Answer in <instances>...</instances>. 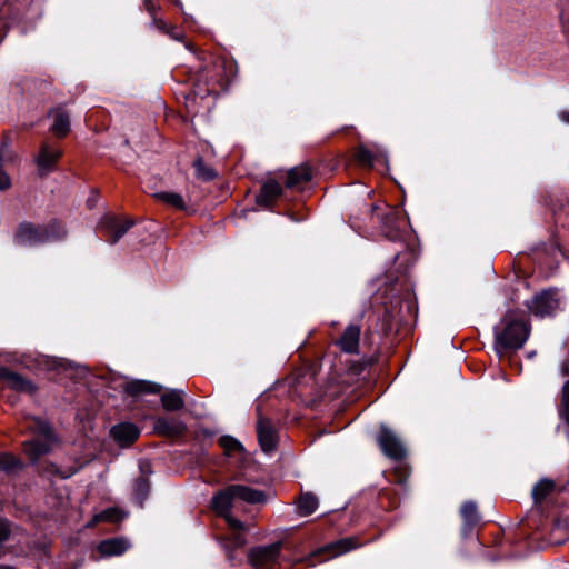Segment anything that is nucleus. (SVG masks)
Segmentation results:
<instances>
[{
    "instance_id": "473e14b6",
    "label": "nucleus",
    "mask_w": 569,
    "mask_h": 569,
    "mask_svg": "<svg viewBox=\"0 0 569 569\" xmlns=\"http://www.w3.org/2000/svg\"><path fill=\"white\" fill-rule=\"evenodd\" d=\"M220 446L228 452L240 451L242 449L241 443L230 436H223L219 439Z\"/></svg>"
},
{
    "instance_id": "c85d7f7f",
    "label": "nucleus",
    "mask_w": 569,
    "mask_h": 569,
    "mask_svg": "<svg viewBox=\"0 0 569 569\" xmlns=\"http://www.w3.org/2000/svg\"><path fill=\"white\" fill-rule=\"evenodd\" d=\"M156 29L177 41H183L184 34L176 26L168 24L164 20H156Z\"/></svg>"
},
{
    "instance_id": "7c9ffc66",
    "label": "nucleus",
    "mask_w": 569,
    "mask_h": 569,
    "mask_svg": "<svg viewBox=\"0 0 569 569\" xmlns=\"http://www.w3.org/2000/svg\"><path fill=\"white\" fill-rule=\"evenodd\" d=\"M143 9L151 17L150 27L156 28V20H163L158 16V12L160 11L161 7L156 0H143Z\"/></svg>"
},
{
    "instance_id": "a878e982",
    "label": "nucleus",
    "mask_w": 569,
    "mask_h": 569,
    "mask_svg": "<svg viewBox=\"0 0 569 569\" xmlns=\"http://www.w3.org/2000/svg\"><path fill=\"white\" fill-rule=\"evenodd\" d=\"M555 482L550 479H541L532 489V498L536 503H541L553 490Z\"/></svg>"
},
{
    "instance_id": "6e6552de",
    "label": "nucleus",
    "mask_w": 569,
    "mask_h": 569,
    "mask_svg": "<svg viewBox=\"0 0 569 569\" xmlns=\"http://www.w3.org/2000/svg\"><path fill=\"white\" fill-rule=\"evenodd\" d=\"M281 547V542H274L252 548L248 553V561L256 569H270L278 561Z\"/></svg>"
},
{
    "instance_id": "bb28decb",
    "label": "nucleus",
    "mask_w": 569,
    "mask_h": 569,
    "mask_svg": "<svg viewBox=\"0 0 569 569\" xmlns=\"http://www.w3.org/2000/svg\"><path fill=\"white\" fill-rule=\"evenodd\" d=\"M154 197L161 202L178 209V210H187L188 206L184 201L183 197L177 192H158Z\"/></svg>"
},
{
    "instance_id": "f3484780",
    "label": "nucleus",
    "mask_w": 569,
    "mask_h": 569,
    "mask_svg": "<svg viewBox=\"0 0 569 569\" xmlns=\"http://www.w3.org/2000/svg\"><path fill=\"white\" fill-rule=\"evenodd\" d=\"M282 193V187L276 180L267 181L257 197V203L262 207L271 206Z\"/></svg>"
},
{
    "instance_id": "ea45409f",
    "label": "nucleus",
    "mask_w": 569,
    "mask_h": 569,
    "mask_svg": "<svg viewBox=\"0 0 569 569\" xmlns=\"http://www.w3.org/2000/svg\"><path fill=\"white\" fill-rule=\"evenodd\" d=\"M49 472L56 475V473H58V468L54 465H52L51 468L49 469Z\"/></svg>"
},
{
    "instance_id": "ddd939ff",
    "label": "nucleus",
    "mask_w": 569,
    "mask_h": 569,
    "mask_svg": "<svg viewBox=\"0 0 569 569\" xmlns=\"http://www.w3.org/2000/svg\"><path fill=\"white\" fill-rule=\"evenodd\" d=\"M361 327L359 325H349L341 336L337 339V347L346 353H357L359 351Z\"/></svg>"
},
{
    "instance_id": "cd10ccee",
    "label": "nucleus",
    "mask_w": 569,
    "mask_h": 569,
    "mask_svg": "<svg viewBox=\"0 0 569 569\" xmlns=\"http://www.w3.org/2000/svg\"><path fill=\"white\" fill-rule=\"evenodd\" d=\"M318 508V499L312 493H302L298 500V511L301 516H309Z\"/></svg>"
},
{
    "instance_id": "0eeeda50",
    "label": "nucleus",
    "mask_w": 569,
    "mask_h": 569,
    "mask_svg": "<svg viewBox=\"0 0 569 569\" xmlns=\"http://www.w3.org/2000/svg\"><path fill=\"white\" fill-rule=\"evenodd\" d=\"M527 307L537 317L552 316L560 308V298L557 290L548 289L537 293Z\"/></svg>"
},
{
    "instance_id": "a19ab883",
    "label": "nucleus",
    "mask_w": 569,
    "mask_h": 569,
    "mask_svg": "<svg viewBox=\"0 0 569 569\" xmlns=\"http://www.w3.org/2000/svg\"><path fill=\"white\" fill-rule=\"evenodd\" d=\"M562 118H563V120H565V121L569 122V114H565V113H563V114H562Z\"/></svg>"
},
{
    "instance_id": "dca6fc26",
    "label": "nucleus",
    "mask_w": 569,
    "mask_h": 569,
    "mask_svg": "<svg viewBox=\"0 0 569 569\" xmlns=\"http://www.w3.org/2000/svg\"><path fill=\"white\" fill-rule=\"evenodd\" d=\"M110 432L113 439L121 445L132 443L140 435L139 429L133 423L129 422L113 426Z\"/></svg>"
},
{
    "instance_id": "9d476101",
    "label": "nucleus",
    "mask_w": 569,
    "mask_h": 569,
    "mask_svg": "<svg viewBox=\"0 0 569 569\" xmlns=\"http://www.w3.org/2000/svg\"><path fill=\"white\" fill-rule=\"evenodd\" d=\"M407 227V219L403 212L398 208H390L382 221V232L390 240L401 238Z\"/></svg>"
},
{
    "instance_id": "7ed1b4c3",
    "label": "nucleus",
    "mask_w": 569,
    "mask_h": 569,
    "mask_svg": "<svg viewBox=\"0 0 569 569\" xmlns=\"http://www.w3.org/2000/svg\"><path fill=\"white\" fill-rule=\"evenodd\" d=\"M66 236V229L58 220L48 224H34L29 221L21 222L14 234L13 241L19 246H38L52 240H59Z\"/></svg>"
},
{
    "instance_id": "4be33fe9",
    "label": "nucleus",
    "mask_w": 569,
    "mask_h": 569,
    "mask_svg": "<svg viewBox=\"0 0 569 569\" xmlns=\"http://www.w3.org/2000/svg\"><path fill=\"white\" fill-rule=\"evenodd\" d=\"M183 391L169 390L161 395V405L167 411H178L184 407Z\"/></svg>"
},
{
    "instance_id": "2f4dec72",
    "label": "nucleus",
    "mask_w": 569,
    "mask_h": 569,
    "mask_svg": "<svg viewBox=\"0 0 569 569\" xmlns=\"http://www.w3.org/2000/svg\"><path fill=\"white\" fill-rule=\"evenodd\" d=\"M22 463L19 459L9 453H2V471L13 472L21 469Z\"/></svg>"
},
{
    "instance_id": "9b49d317",
    "label": "nucleus",
    "mask_w": 569,
    "mask_h": 569,
    "mask_svg": "<svg viewBox=\"0 0 569 569\" xmlns=\"http://www.w3.org/2000/svg\"><path fill=\"white\" fill-rule=\"evenodd\" d=\"M61 156L62 151L58 147L49 143H42L39 153L36 157V164L39 174L44 177L52 172Z\"/></svg>"
},
{
    "instance_id": "f03ea898",
    "label": "nucleus",
    "mask_w": 569,
    "mask_h": 569,
    "mask_svg": "<svg viewBox=\"0 0 569 569\" xmlns=\"http://www.w3.org/2000/svg\"><path fill=\"white\" fill-rule=\"evenodd\" d=\"M493 333V348L499 356H502L508 350L522 348L529 338L530 326L518 312L509 310L495 326Z\"/></svg>"
},
{
    "instance_id": "58836bf2",
    "label": "nucleus",
    "mask_w": 569,
    "mask_h": 569,
    "mask_svg": "<svg viewBox=\"0 0 569 569\" xmlns=\"http://www.w3.org/2000/svg\"><path fill=\"white\" fill-rule=\"evenodd\" d=\"M10 179L8 176H6L3 172H2V190L7 189L10 187Z\"/></svg>"
},
{
    "instance_id": "37998d69",
    "label": "nucleus",
    "mask_w": 569,
    "mask_h": 569,
    "mask_svg": "<svg viewBox=\"0 0 569 569\" xmlns=\"http://www.w3.org/2000/svg\"><path fill=\"white\" fill-rule=\"evenodd\" d=\"M2 569H14V568H12V567H3L2 566Z\"/></svg>"
},
{
    "instance_id": "1a4fd4ad",
    "label": "nucleus",
    "mask_w": 569,
    "mask_h": 569,
    "mask_svg": "<svg viewBox=\"0 0 569 569\" xmlns=\"http://www.w3.org/2000/svg\"><path fill=\"white\" fill-rule=\"evenodd\" d=\"M377 442L381 451L392 460H401L406 457V448L399 437L389 428L381 426Z\"/></svg>"
},
{
    "instance_id": "4468645a",
    "label": "nucleus",
    "mask_w": 569,
    "mask_h": 569,
    "mask_svg": "<svg viewBox=\"0 0 569 569\" xmlns=\"http://www.w3.org/2000/svg\"><path fill=\"white\" fill-rule=\"evenodd\" d=\"M100 223L101 227L110 234V243L118 242L133 226V221L131 220L122 221L112 216L103 217Z\"/></svg>"
},
{
    "instance_id": "f704fd0d",
    "label": "nucleus",
    "mask_w": 569,
    "mask_h": 569,
    "mask_svg": "<svg viewBox=\"0 0 569 569\" xmlns=\"http://www.w3.org/2000/svg\"><path fill=\"white\" fill-rule=\"evenodd\" d=\"M194 166H196V169L198 171V174L201 176L203 179L210 180V179H212L214 177V173H213L212 170H208V171L207 170H203V171L201 170L202 167H203L202 160H200V159L197 160Z\"/></svg>"
},
{
    "instance_id": "5701e85b",
    "label": "nucleus",
    "mask_w": 569,
    "mask_h": 569,
    "mask_svg": "<svg viewBox=\"0 0 569 569\" xmlns=\"http://www.w3.org/2000/svg\"><path fill=\"white\" fill-rule=\"evenodd\" d=\"M53 123L51 126V132L58 137L63 138L70 131V120L67 112L62 109H56L53 112Z\"/></svg>"
},
{
    "instance_id": "c9c22d12",
    "label": "nucleus",
    "mask_w": 569,
    "mask_h": 569,
    "mask_svg": "<svg viewBox=\"0 0 569 569\" xmlns=\"http://www.w3.org/2000/svg\"><path fill=\"white\" fill-rule=\"evenodd\" d=\"M114 513H116V510H113V509L104 510L101 513H99L98 516H96V521H100V520L113 521L114 520Z\"/></svg>"
},
{
    "instance_id": "423d86ee",
    "label": "nucleus",
    "mask_w": 569,
    "mask_h": 569,
    "mask_svg": "<svg viewBox=\"0 0 569 569\" xmlns=\"http://www.w3.org/2000/svg\"><path fill=\"white\" fill-rule=\"evenodd\" d=\"M361 546L357 537H347L321 547L310 553L303 562L307 567H315L318 563L328 559L341 556L348 551L357 549Z\"/></svg>"
},
{
    "instance_id": "aec40b11",
    "label": "nucleus",
    "mask_w": 569,
    "mask_h": 569,
    "mask_svg": "<svg viewBox=\"0 0 569 569\" xmlns=\"http://www.w3.org/2000/svg\"><path fill=\"white\" fill-rule=\"evenodd\" d=\"M2 385L7 383L12 389L19 390V391H26V392H33L34 386L31 383V381L26 380L21 376L13 373L7 369L2 368Z\"/></svg>"
},
{
    "instance_id": "f257e3e1",
    "label": "nucleus",
    "mask_w": 569,
    "mask_h": 569,
    "mask_svg": "<svg viewBox=\"0 0 569 569\" xmlns=\"http://www.w3.org/2000/svg\"><path fill=\"white\" fill-rule=\"evenodd\" d=\"M234 501H243L250 505L262 503L266 495L246 485H229L212 497V508L220 517H223L230 529L234 531L232 543L234 547H242L246 543L243 536L244 525L231 515Z\"/></svg>"
},
{
    "instance_id": "393cba45",
    "label": "nucleus",
    "mask_w": 569,
    "mask_h": 569,
    "mask_svg": "<svg viewBox=\"0 0 569 569\" xmlns=\"http://www.w3.org/2000/svg\"><path fill=\"white\" fill-rule=\"evenodd\" d=\"M356 160L361 167L371 168L379 157H383L381 151H373L366 146H360L356 150Z\"/></svg>"
},
{
    "instance_id": "e433bc0d",
    "label": "nucleus",
    "mask_w": 569,
    "mask_h": 569,
    "mask_svg": "<svg viewBox=\"0 0 569 569\" xmlns=\"http://www.w3.org/2000/svg\"><path fill=\"white\" fill-rule=\"evenodd\" d=\"M148 482L147 480L140 478L139 480H137L136 482V491L142 496H146L147 491H148Z\"/></svg>"
},
{
    "instance_id": "79ce46f5",
    "label": "nucleus",
    "mask_w": 569,
    "mask_h": 569,
    "mask_svg": "<svg viewBox=\"0 0 569 569\" xmlns=\"http://www.w3.org/2000/svg\"><path fill=\"white\" fill-rule=\"evenodd\" d=\"M186 47L189 49V50H192V46L190 43H186Z\"/></svg>"
},
{
    "instance_id": "412c9836",
    "label": "nucleus",
    "mask_w": 569,
    "mask_h": 569,
    "mask_svg": "<svg viewBox=\"0 0 569 569\" xmlns=\"http://www.w3.org/2000/svg\"><path fill=\"white\" fill-rule=\"evenodd\" d=\"M129 545L124 539L113 538L103 540L99 543L98 550L102 556H119L122 555Z\"/></svg>"
},
{
    "instance_id": "f8f14e48",
    "label": "nucleus",
    "mask_w": 569,
    "mask_h": 569,
    "mask_svg": "<svg viewBox=\"0 0 569 569\" xmlns=\"http://www.w3.org/2000/svg\"><path fill=\"white\" fill-rule=\"evenodd\" d=\"M257 435L260 447L264 452H270L276 449L278 433L269 419L259 416L257 422Z\"/></svg>"
},
{
    "instance_id": "72a5a7b5",
    "label": "nucleus",
    "mask_w": 569,
    "mask_h": 569,
    "mask_svg": "<svg viewBox=\"0 0 569 569\" xmlns=\"http://www.w3.org/2000/svg\"><path fill=\"white\" fill-rule=\"evenodd\" d=\"M373 363V359H363L355 365H352L349 370L352 375H360L367 367Z\"/></svg>"
},
{
    "instance_id": "4c0bfd02",
    "label": "nucleus",
    "mask_w": 569,
    "mask_h": 569,
    "mask_svg": "<svg viewBox=\"0 0 569 569\" xmlns=\"http://www.w3.org/2000/svg\"><path fill=\"white\" fill-rule=\"evenodd\" d=\"M1 531H2V542H3L8 538L9 533H10L9 523L3 521V520H2Z\"/></svg>"
},
{
    "instance_id": "39448f33",
    "label": "nucleus",
    "mask_w": 569,
    "mask_h": 569,
    "mask_svg": "<svg viewBox=\"0 0 569 569\" xmlns=\"http://www.w3.org/2000/svg\"><path fill=\"white\" fill-rule=\"evenodd\" d=\"M36 428V438L24 442V452L31 463H36L41 456L52 451L57 443V438L51 427L46 421L37 420Z\"/></svg>"
},
{
    "instance_id": "c756f323",
    "label": "nucleus",
    "mask_w": 569,
    "mask_h": 569,
    "mask_svg": "<svg viewBox=\"0 0 569 569\" xmlns=\"http://www.w3.org/2000/svg\"><path fill=\"white\" fill-rule=\"evenodd\" d=\"M559 415L569 425V380H567L562 387Z\"/></svg>"
},
{
    "instance_id": "20e7f679",
    "label": "nucleus",
    "mask_w": 569,
    "mask_h": 569,
    "mask_svg": "<svg viewBox=\"0 0 569 569\" xmlns=\"http://www.w3.org/2000/svg\"><path fill=\"white\" fill-rule=\"evenodd\" d=\"M236 77V64L224 58L211 59L199 71V81H203L208 92H216L217 89L224 90Z\"/></svg>"
},
{
    "instance_id": "6ab92c4d",
    "label": "nucleus",
    "mask_w": 569,
    "mask_h": 569,
    "mask_svg": "<svg viewBox=\"0 0 569 569\" xmlns=\"http://www.w3.org/2000/svg\"><path fill=\"white\" fill-rule=\"evenodd\" d=\"M123 389L129 396L137 397L140 395L159 393L161 386L146 380H132L127 382Z\"/></svg>"
},
{
    "instance_id": "b1692460",
    "label": "nucleus",
    "mask_w": 569,
    "mask_h": 569,
    "mask_svg": "<svg viewBox=\"0 0 569 569\" xmlns=\"http://www.w3.org/2000/svg\"><path fill=\"white\" fill-rule=\"evenodd\" d=\"M460 515L468 528H473L480 521L478 507L473 501H466L460 508Z\"/></svg>"
},
{
    "instance_id": "2eb2a0df",
    "label": "nucleus",
    "mask_w": 569,
    "mask_h": 569,
    "mask_svg": "<svg viewBox=\"0 0 569 569\" xmlns=\"http://www.w3.org/2000/svg\"><path fill=\"white\" fill-rule=\"evenodd\" d=\"M312 176L311 167L308 163H302L288 171L286 186L290 189H300L311 181Z\"/></svg>"
},
{
    "instance_id": "a211bd4d",
    "label": "nucleus",
    "mask_w": 569,
    "mask_h": 569,
    "mask_svg": "<svg viewBox=\"0 0 569 569\" xmlns=\"http://www.w3.org/2000/svg\"><path fill=\"white\" fill-rule=\"evenodd\" d=\"M154 429L159 435L178 437L186 431V425L174 419L158 418L154 422Z\"/></svg>"
}]
</instances>
